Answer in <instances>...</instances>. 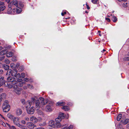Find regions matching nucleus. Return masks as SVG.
<instances>
[{
    "mask_svg": "<svg viewBox=\"0 0 129 129\" xmlns=\"http://www.w3.org/2000/svg\"><path fill=\"white\" fill-rule=\"evenodd\" d=\"M10 128V129H17L15 126L13 125L11 126Z\"/></svg>",
    "mask_w": 129,
    "mask_h": 129,
    "instance_id": "obj_48",
    "label": "nucleus"
},
{
    "mask_svg": "<svg viewBox=\"0 0 129 129\" xmlns=\"http://www.w3.org/2000/svg\"><path fill=\"white\" fill-rule=\"evenodd\" d=\"M65 115L63 113L60 114L58 117L59 118L60 120H61L62 119L64 118L65 117Z\"/></svg>",
    "mask_w": 129,
    "mask_h": 129,
    "instance_id": "obj_19",
    "label": "nucleus"
},
{
    "mask_svg": "<svg viewBox=\"0 0 129 129\" xmlns=\"http://www.w3.org/2000/svg\"><path fill=\"white\" fill-rule=\"evenodd\" d=\"M37 99L36 97L31 98V102L27 101L25 104V106L26 109L30 107L32 105L35 106V108L37 110H38L40 108H42L47 103V100H45L42 97L40 98L38 100H36Z\"/></svg>",
    "mask_w": 129,
    "mask_h": 129,
    "instance_id": "obj_1",
    "label": "nucleus"
},
{
    "mask_svg": "<svg viewBox=\"0 0 129 129\" xmlns=\"http://www.w3.org/2000/svg\"><path fill=\"white\" fill-rule=\"evenodd\" d=\"M15 66L16 65L15 64H14L13 63H11L10 64L11 67L12 69L14 68Z\"/></svg>",
    "mask_w": 129,
    "mask_h": 129,
    "instance_id": "obj_40",
    "label": "nucleus"
},
{
    "mask_svg": "<svg viewBox=\"0 0 129 129\" xmlns=\"http://www.w3.org/2000/svg\"><path fill=\"white\" fill-rule=\"evenodd\" d=\"M5 62L7 64H9L10 63V61L8 59H7L5 60Z\"/></svg>",
    "mask_w": 129,
    "mask_h": 129,
    "instance_id": "obj_42",
    "label": "nucleus"
},
{
    "mask_svg": "<svg viewBox=\"0 0 129 129\" xmlns=\"http://www.w3.org/2000/svg\"><path fill=\"white\" fill-rule=\"evenodd\" d=\"M22 86V83L17 82L16 84L15 85L13 86L14 89H17L18 88V87H21Z\"/></svg>",
    "mask_w": 129,
    "mask_h": 129,
    "instance_id": "obj_12",
    "label": "nucleus"
},
{
    "mask_svg": "<svg viewBox=\"0 0 129 129\" xmlns=\"http://www.w3.org/2000/svg\"><path fill=\"white\" fill-rule=\"evenodd\" d=\"M13 77H11V76H9L7 78V81L8 82H10V81L12 80V79L13 78Z\"/></svg>",
    "mask_w": 129,
    "mask_h": 129,
    "instance_id": "obj_34",
    "label": "nucleus"
},
{
    "mask_svg": "<svg viewBox=\"0 0 129 129\" xmlns=\"http://www.w3.org/2000/svg\"><path fill=\"white\" fill-rule=\"evenodd\" d=\"M20 64L19 63H17L16 65V67L17 68H18L20 66Z\"/></svg>",
    "mask_w": 129,
    "mask_h": 129,
    "instance_id": "obj_57",
    "label": "nucleus"
},
{
    "mask_svg": "<svg viewBox=\"0 0 129 129\" xmlns=\"http://www.w3.org/2000/svg\"><path fill=\"white\" fill-rule=\"evenodd\" d=\"M7 116L9 118L11 119V120H12L13 118L14 117V116L10 113L8 114Z\"/></svg>",
    "mask_w": 129,
    "mask_h": 129,
    "instance_id": "obj_27",
    "label": "nucleus"
},
{
    "mask_svg": "<svg viewBox=\"0 0 129 129\" xmlns=\"http://www.w3.org/2000/svg\"><path fill=\"white\" fill-rule=\"evenodd\" d=\"M5 9V7L4 6V3L0 1V12L3 11Z\"/></svg>",
    "mask_w": 129,
    "mask_h": 129,
    "instance_id": "obj_9",
    "label": "nucleus"
},
{
    "mask_svg": "<svg viewBox=\"0 0 129 129\" xmlns=\"http://www.w3.org/2000/svg\"><path fill=\"white\" fill-rule=\"evenodd\" d=\"M118 1L121 2V1L125 2L127 0H118Z\"/></svg>",
    "mask_w": 129,
    "mask_h": 129,
    "instance_id": "obj_59",
    "label": "nucleus"
},
{
    "mask_svg": "<svg viewBox=\"0 0 129 129\" xmlns=\"http://www.w3.org/2000/svg\"><path fill=\"white\" fill-rule=\"evenodd\" d=\"M22 113V111L21 109H17L16 111V114L17 115H20Z\"/></svg>",
    "mask_w": 129,
    "mask_h": 129,
    "instance_id": "obj_16",
    "label": "nucleus"
},
{
    "mask_svg": "<svg viewBox=\"0 0 129 129\" xmlns=\"http://www.w3.org/2000/svg\"><path fill=\"white\" fill-rule=\"evenodd\" d=\"M9 8L8 10L7 13L8 14H12V9L11 8V7H9L8 5Z\"/></svg>",
    "mask_w": 129,
    "mask_h": 129,
    "instance_id": "obj_23",
    "label": "nucleus"
},
{
    "mask_svg": "<svg viewBox=\"0 0 129 129\" xmlns=\"http://www.w3.org/2000/svg\"><path fill=\"white\" fill-rule=\"evenodd\" d=\"M11 48V46H8L5 47V48H7L8 49H9L10 48Z\"/></svg>",
    "mask_w": 129,
    "mask_h": 129,
    "instance_id": "obj_58",
    "label": "nucleus"
},
{
    "mask_svg": "<svg viewBox=\"0 0 129 129\" xmlns=\"http://www.w3.org/2000/svg\"><path fill=\"white\" fill-rule=\"evenodd\" d=\"M54 127H56L58 128L60 127L61 126V127L62 128V126H64V125H61V124H60L59 122H57L54 125Z\"/></svg>",
    "mask_w": 129,
    "mask_h": 129,
    "instance_id": "obj_21",
    "label": "nucleus"
},
{
    "mask_svg": "<svg viewBox=\"0 0 129 129\" xmlns=\"http://www.w3.org/2000/svg\"><path fill=\"white\" fill-rule=\"evenodd\" d=\"M30 121L34 123H36L38 122V119L35 116H32L30 119Z\"/></svg>",
    "mask_w": 129,
    "mask_h": 129,
    "instance_id": "obj_11",
    "label": "nucleus"
},
{
    "mask_svg": "<svg viewBox=\"0 0 129 129\" xmlns=\"http://www.w3.org/2000/svg\"><path fill=\"white\" fill-rule=\"evenodd\" d=\"M17 81L18 82H20L22 81V80L20 79L17 80V79L13 77L12 79V80L10 81L9 82H11V83L15 85L17 82Z\"/></svg>",
    "mask_w": 129,
    "mask_h": 129,
    "instance_id": "obj_8",
    "label": "nucleus"
},
{
    "mask_svg": "<svg viewBox=\"0 0 129 129\" xmlns=\"http://www.w3.org/2000/svg\"><path fill=\"white\" fill-rule=\"evenodd\" d=\"M122 115L121 114H119L117 116V119L118 121H119L122 118Z\"/></svg>",
    "mask_w": 129,
    "mask_h": 129,
    "instance_id": "obj_28",
    "label": "nucleus"
},
{
    "mask_svg": "<svg viewBox=\"0 0 129 129\" xmlns=\"http://www.w3.org/2000/svg\"><path fill=\"white\" fill-rule=\"evenodd\" d=\"M13 55V53L12 52H9L6 54V56L8 57H10L12 56Z\"/></svg>",
    "mask_w": 129,
    "mask_h": 129,
    "instance_id": "obj_25",
    "label": "nucleus"
},
{
    "mask_svg": "<svg viewBox=\"0 0 129 129\" xmlns=\"http://www.w3.org/2000/svg\"><path fill=\"white\" fill-rule=\"evenodd\" d=\"M22 11L21 8L18 6L16 7V8L14 9H13V11L14 13H20Z\"/></svg>",
    "mask_w": 129,
    "mask_h": 129,
    "instance_id": "obj_5",
    "label": "nucleus"
},
{
    "mask_svg": "<svg viewBox=\"0 0 129 129\" xmlns=\"http://www.w3.org/2000/svg\"><path fill=\"white\" fill-rule=\"evenodd\" d=\"M21 122L23 124H25L26 123L25 121L24 120H22L21 121Z\"/></svg>",
    "mask_w": 129,
    "mask_h": 129,
    "instance_id": "obj_54",
    "label": "nucleus"
},
{
    "mask_svg": "<svg viewBox=\"0 0 129 129\" xmlns=\"http://www.w3.org/2000/svg\"><path fill=\"white\" fill-rule=\"evenodd\" d=\"M45 110L48 112L52 111L53 110L52 106L50 105H47L46 107Z\"/></svg>",
    "mask_w": 129,
    "mask_h": 129,
    "instance_id": "obj_10",
    "label": "nucleus"
},
{
    "mask_svg": "<svg viewBox=\"0 0 129 129\" xmlns=\"http://www.w3.org/2000/svg\"><path fill=\"white\" fill-rule=\"evenodd\" d=\"M20 90V89L18 88L17 89H14L13 91L17 94H19L21 93Z\"/></svg>",
    "mask_w": 129,
    "mask_h": 129,
    "instance_id": "obj_18",
    "label": "nucleus"
},
{
    "mask_svg": "<svg viewBox=\"0 0 129 129\" xmlns=\"http://www.w3.org/2000/svg\"><path fill=\"white\" fill-rule=\"evenodd\" d=\"M18 7L20 8H22L23 7V5L22 3L20 2H18Z\"/></svg>",
    "mask_w": 129,
    "mask_h": 129,
    "instance_id": "obj_32",
    "label": "nucleus"
},
{
    "mask_svg": "<svg viewBox=\"0 0 129 129\" xmlns=\"http://www.w3.org/2000/svg\"><path fill=\"white\" fill-rule=\"evenodd\" d=\"M12 60L14 61H15L17 60V59L14 56L12 58Z\"/></svg>",
    "mask_w": 129,
    "mask_h": 129,
    "instance_id": "obj_44",
    "label": "nucleus"
},
{
    "mask_svg": "<svg viewBox=\"0 0 129 129\" xmlns=\"http://www.w3.org/2000/svg\"><path fill=\"white\" fill-rule=\"evenodd\" d=\"M25 77V75L24 73H21V77L24 78Z\"/></svg>",
    "mask_w": 129,
    "mask_h": 129,
    "instance_id": "obj_45",
    "label": "nucleus"
},
{
    "mask_svg": "<svg viewBox=\"0 0 129 129\" xmlns=\"http://www.w3.org/2000/svg\"><path fill=\"white\" fill-rule=\"evenodd\" d=\"M25 119L26 121H28L29 120V118L27 117H26L25 118Z\"/></svg>",
    "mask_w": 129,
    "mask_h": 129,
    "instance_id": "obj_56",
    "label": "nucleus"
},
{
    "mask_svg": "<svg viewBox=\"0 0 129 129\" xmlns=\"http://www.w3.org/2000/svg\"><path fill=\"white\" fill-rule=\"evenodd\" d=\"M86 5L87 6V8L88 9H90V7H89L88 5H87V4H86Z\"/></svg>",
    "mask_w": 129,
    "mask_h": 129,
    "instance_id": "obj_60",
    "label": "nucleus"
},
{
    "mask_svg": "<svg viewBox=\"0 0 129 129\" xmlns=\"http://www.w3.org/2000/svg\"><path fill=\"white\" fill-rule=\"evenodd\" d=\"M6 50H3L0 52V55H4L6 53Z\"/></svg>",
    "mask_w": 129,
    "mask_h": 129,
    "instance_id": "obj_30",
    "label": "nucleus"
},
{
    "mask_svg": "<svg viewBox=\"0 0 129 129\" xmlns=\"http://www.w3.org/2000/svg\"><path fill=\"white\" fill-rule=\"evenodd\" d=\"M62 109L65 111H68L69 109V107L67 106H63Z\"/></svg>",
    "mask_w": 129,
    "mask_h": 129,
    "instance_id": "obj_24",
    "label": "nucleus"
},
{
    "mask_svg": "<svg viewBox=\"0 0 129 129\" xmlns=\"http://www.w3.org/2000/svg\"><path fill=\"white\" fill-rule=\"evenodd\" d=\"M14 5L16 7L18 6V1L17 0H13L9 4V7H12V6Z\"/></svg>",
    "mask_w": 129,
    "mask_h": 129,
    "instance_id": "obj_6",
    "label": "nucleus"
},
{
    "mask_svg": "<svg viewBox=\"0 0 129 129\" xmlns=\"http://www.w3.org/2000/svg\"><path fill=\"white\" fill-rule=\"evenodd\" d=\"M66 14V12H62L61 13V15L62 16H63L65 14Z\"/></svg>",
    "mask_w": 129,
    "mask_h": 129,
    "instance_id": "obj_53",
    "label": "nucleus"
},
{
    "mask_svg": "<svg viewBox=\"0 0 129 129\" xmlns=\"http://www.w3.org/2000/svg\"><path fill=\"white\" fill-rule=\"evenodd\" d=\"M29 79L28 78H26L24 79V81H25L27 82L29 81Z\"/></svg>",
    "mask_w": 129,
    "mask_h": 129,
    "instance_id": "obj_49",
    "label": "nucleus"
},
{
    "mask_svg": "<svg viewBox=\"0 0 129 129\" xmlns=\"http://www.w3.org/2000/svg\"><path fill=\"white\" fill-rule=\"evenodd\" d=\"M55 122L53 120H51L49 122V125L51 127H54V124Z\"/></svg>",
    "mask_w": 129,
    "mask_h": 129,
    "instance_id": "obj_15",
    "label": "nucleus"
},
{
    "mask_svg": "<svg viewBox=\"0 0 129 129\" xmlns=\"http://www.w3.org/2000/svg\"><path fill=\"white\" fill-rule=\"evenodd\" d=\"M127 4V3H126L125 4H123V6L124 7H127V6H126Z\"/></svg>",
    "mask_w": 129,
    "mask_h": 129,
    "instance_id": "obj_55",
    "label": "nucleus"
},
{
    "mask_svg": "<svg viewBox=\"0 0 129 129\" xmlns=\"http://www.w3.org/2000/svg\"><path fill=\"white\" fill-rule=\"evenodd\" d=\"M129 122V119H126L124 121L121 120V122L123 123L124 125H125L127 124Z\"/></svg>",
    "mask_w": 129,
    "mask_h": 129,
    "instance_id": "obj_22",
    "label": "nucleus"
},
{
    "mask_svg": "<svg viewBox=\"0 0 129 129\" xmlns=\"http://www.w3.org/2000/svg\"><path fill=\"white\" fill-rule=\"evenodd\" d=\"M14 123L15 125L18 126L20 124L19 120L18 118L17 117H15L13 118L12 120Z\"/></svg>",
    "mask_w": 129,
    "mask_h": 129,
    "instance_id": "obj_4",
    "label": "nucleus"
},
{
    "mask_svg": "<svg viewBox=\"0 0 129 129\" xmlns=\"http://www.w3.org/2000/svg\"><path fill=\"white\" fill-rule=\"evenodd\" d=\"M0 123H1V125H2V126H4V127H6V124L5 123H4L3 122H0Z\"/></svg>",
    "mask_w": 129,
    "mask_h": 129,
    "instance_id": "obj_39",
    "label": "nucleus"
},
{
    "mask_svg": "<svg viewBox=\"0 0 129 129\" xmlns=\"http://www.w3.org/2000/svg\"><path fill=\"white\" fill-rule=\"evenodd\" d=\"M27 86L28 88L30 89H33V86L31 85L30 84H28Z\"/></svg>",
    "mask_w": 129,
    "mask_h": 129,
    "instance_id": "obj_46",
    "label": "nucleus"
},
{
    "mask_svg": "<svg viewBox=\"0 0 129 129\" xmlns=\"http://www.w3.org/2000/svg\"><path fill=\"white\" fill-rule=\"evenodd\" d=\"M105 19L108 22H109L110 21V19L109 18H105Z\"/></svg>",
    "mask_w": 129,
    "mask_h": 129,
    "instance_id": "obj_52",
    "label": "nucleus"
},
{
    "mask_svg": "<svg viewBox=\"0 0 129 129\" xmlns=\"http://www.w3.org/2000/svg\"><path fill=\"white\" fill-rule=\"evenodd\" d=\"M73 126L72 125H70L68 127H67L66 125H65L64 126H62V128L63 129H72Z\"/></svg>",
    "mask_w": 129,
    "mask_h": 129,
    "instance_id": "obj_14",
    "label": "nucleus"
},
{
    "mask_svg": "<svg viewBox=\"0 0 129 129\" xmlns=\"http://www.w3.org/2000/svg\"><path fill=\"white\" fill-rule=\"evenodd\" d=\"M17 71L15 69H13L11 72V75L12 76H15L17 74Z\"/></svg>",
    "mask_w": 129,
    "mask_h": 129,
    "instance_id": "obj_17",
    "label": "nucleus"
},
{
    "mask_svg": "<svg viewBox=\"0 0 129 129\" xmlns=\"http://www.w3.org/2000/svg\"><path fill=\"white\" fill-rule=\"evenodd\" d=\"M123 60L124 61H129V57L126 56L124 57L123 58Z\"/></svg>",
    "mask_w": 129,
    "mask_h": 129,
    "instance_id": "obj_33",
    "label": "nucleus"
},
{
    "mask_svg": "<svg viewBox=\"0 0 129 129\" xmlns=\"http://www.w3.org/2000/svg\"><path fill=\"white\" fill-rule=\"evenodd\" d=\"M98 1V0H92L91 1L94 4H96Z\"/></svg>",
    "mask_w": 129,
    "mask_h": 129,
    "instance_id": "obj_47",
    "label": "nucleus"
},
{
    "mask_svg": "<svg viewBox=\"0 0 129 129\" xmlns=\"http://www.w3.org/2000/svg\"><path fill=\"white\" fill-rule=\"evenodd\" d=\"M3 67L6 70H7L9 69V67L8 65L5 64L3 65Z\"/></svg>",
    "mask_w": 129,
    "mask_h": 129,
    "instance_id": "obj_29",
    "label": "nucleus"
},
{
    "mask_svg": "<svg viewBox=\"0 0 129 129\" xmlns=\"http://www.w3.org/2000/svg\"><path fill=\"white\" fill-rule=\"evenodd\" d=\"M6 125H7L8 127H10V126H11L10 125V124H9L8 123H6Z\"/></svg>",
    "mask_w": 129,
    "mask_h": 129,
    "instance_id": "obj_61",
    "label": "nucleus"
},
{
    "mask_svg": "<svg viewBox=\"0 0 129 129\" xmlns=\"http://www.w3.org/2000/svg\"><path fill=\"white\" fill-rule=\"evenodd\" d=\"M5 58L4 56H3L0 57V61H2Z\"/></svg>",
    "mask_w": 129,
    "mask_h": 129,
    "instance_id": "obj_51",
    "label": "nucleus"
},
{
    "mask_svg": "<svg viewBox=\"0 0 129 129\" xmlns=\"http://www.w3.org/2000/svg\"><path fill=\"white\" fill-rule=\"evenodd\" d=\"M35 108L33 106H32L30 108H28L26 109L28 113L29 114H33L34 112Z\"/></svg>",
    "mask_w": 129,
    "mask_h": 129,
    "instance_id": "obj_3",
    "label": "nucleus"
},
{
    "mask_svg": "<svg viewBox=\"0 0 129 129\" xmlns=\"http://www.w3.org/2000/svg\"><path fill=\"white\" fill-rule=\"evenodd\" d=\"M7 84L8 85V87L10 88H12V87H13V86L15 85L14 84H13V85L9 84Z\"/></svg>",
    "mask_w": 129,
    "mask_h": 129,
    "instance_id": "obj_43",
    "label": "nucleus"
},
{
    "mask_svg": "<svg viewBox=\"0 0 129 129\" xmlns=\"http://www.w3.org/2000/svg\"><path fill=\"white\" fill-rule=\"evenodd\" d=\"M21 101L22 103L24 104H25V101L24 99H22L21 100Z\"/></svg>",
    "mask_w": 129,
    "mask_h": 129,
    "instance_id": "obj_50",
    "label": "nucleus"
},
{
    "mask_svg": "<svg viewBox=\"0 0 129 129\" xmlns=\"http://www.w3.org/2000/svg\"><path fill=\"white\" fill-rule=\"evenodd\" d=\"M112 20L113 22H116L117 19V18L115 16H113L112 19Z\"/></svg>",
    "mask_w": 129,
    "mask_h": 129,
    "instance_id": "obj_31",
    "label": "nucleus"
},
{
    "mask_svg": "<svg viewBox=\"0 0 129 129\" xmlns=\"http://www.w3.org/2000/svg\"><path fill=\"white\" fill-rule=\"evenodd\" d=\"M35 129H44V128H43L39 127L38 128H37Z\"/></svg>",
    "mask_w": 129,
    "mask_h": 129,
    "instance_id": "obj_62",
    "label": "nucleus"
},
{
    "mask_svg": "<svg viewBox=\"0 0 129 129\" xmlns=\"http://www.w3.org/2000/svg\"><path fill=\"white\" fill-rule=\"evenodd\" d=\"M65 102H60L57 103L56 104L57 106H62L65 105Z\"/></svg>",
    "mask_w": 129,
    "mask_h": 129,
    "instance_id": "obj_20",
    "label": "nucleus"
},
{
    "mask_svg": "<svg viewBox=\"0 0 129 129\" xmlns=\"http://www.w3.org/2000/svg\"><path fill=\"white\" fill-rule=\"evenodd\" d=\"M55 121L56 123H57L61 121V120H60V119H59L57 117L55 119Z\"/></svg>",
    "mask_w": 129,
    "mask_h": 129,
    "instance_id": "obj_36",
    "label": "nucleus"
},
{
    "mask_svg": "<svg viewBox=\"0 0 129 129\" xmlns=\"http://www.w3.org/2000/svg\"><path fill=\"white\" fill-rule=\"evenodd\" d=\"M26 125L27 127L31 129H33L34 128L35 126H35L32 123L29 122L27 123Z\"/></svg>",
    "mask_w": 129,
    "mask_h": 129,
    "instance_id": "obj_7",
    "label": "nucleus"
},
{
    "mask_svg": "<svg viewBox=\"0 0 129 129\" xmlns=\"http://www.w3.org/2000/svg\"><path fill=\"white\" fill-rule=\"evenodd\" d=\"M24 69V68H23V66H20L19 68V71H23Z\"/></svg>",
    "mask_w": 129,
    "mask_h": 129,
    "instance_id": "obj_41",
    "label": "nucleus"
},
{
    "mask_svg": "<svg viewBox=\"0 0 129 129\" xmlns=\"http://www.w3.org/2000/svg\"><path fill=\"white\" fill-rule=\"evenodd\" d=\"M3 71L2 70H0V74H2L3 72Z\"/></svg>",
    "mask_w": 129,
    "mask_h": 129,
    "instance_id": "obj_63",
    "label": "nucleus"
},
{
    "mask_svg": "<svg viewBox=\"0 0 129 129\" xmlns=\"http://www.w3.org/2000/svg\"><path fill=\"white\" fill-rule=\"evenodd\" d=\"M15 76L17 79H19L21 77L20 74V73L17 74Z\"/></svg>",
    "mask_w": 129,
    "mask_h": 129,
    "instance_id": "obj_35",
    "label": "nucleus"
},
{
    "mask_svg": "<svg viewBox=\"0 0 129 129\" xmlns=\"http://www.w3.org/2000/svg\"><path fill=\"white\" fill-rule=\"evenodd\" d=\"M46 124V123L45 122H44L40 124L39 125L40 126H43L45 125Z\"/></svg>",
    "mask_w": 129,
    "mask_h": 129,
    "instance_id": "obj_38",
    "label": "nucleus"
},
{
    "mask_svg": "<svg viewBox=\"0 0 129 129\" xmlns=\"http://www.w3.org/2000/svg\"><path fill=\"white\" fill-rule=\"evenodd\" d=\"M5 82L4 77H3L0 76V87L5 84Z\"/></svg>",
    "mask_w": 129,
    "mask_h": 129,
    "instance_id": "obj_13",
    "label": "nucleus"
},
{
    "mask_svg": "<svg viewBox=\"0 0 129 129\" xmlns=\"http://www.w3.org/2000/svg\"><path fill=\"white\" fill-rule=\"evenodd\" d=\"M2 108L3 111L4 112H7L10 110V106L9 104V102L8 101L6 100L3 103L2 106Z\"/></svg>",
    "mask_w": 129,
    "mask_h": 129,
    "instance_id": "obj_2",
    "label": "nucleus"
},
{
    "mask_svg": "<svg viewBox=\"0 0 129 129\" xmlns=\"http://www.w3.org/2000/svg\"><path fill=\"white\" fill-rule=\"evenodd\" d=\"M17 126L19 127L22 129H27V126L23 125H20V124Z\"/></svg>",
    "mask_w": 129,
    "mask_h": 129,
    "instance_id": "obj_26",
    "label": "nucleus"
},
{
    "mask_svg": "<svg viewBox=\"0 0 129 129\" xmlns=\"http://www.w3.org/2000/svg\"><path fill=\"white\" fill-rule=\"evenodd\" d=\"M7 3H9L10 2V0H5Z\"/></svg>",
    "mask_w": 129,
    "mask_h": 129,
    "instance_id": "obj_64",
    "label": "nucleus"
},
{
    "mask_svg": "<svg viewBox=\"0 0 129 129\" xmlns=\"http://www.w3.org/2000/svg\"><path fill=\"white\" fill-rule=\"evenodd\" d=\"M11 71H12L11 69H9L7 71L6 75H9L11 73Z\"/></svg>",
    "mask_w": 129,
    "mask_h": 129,
    "instance_id": "obj_37",
    "label": "nucleus"
}]
</instances>
